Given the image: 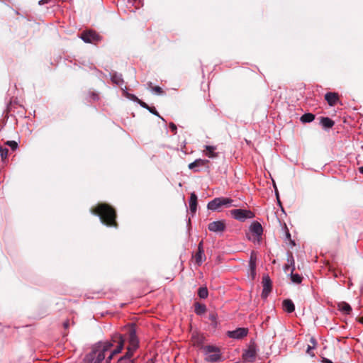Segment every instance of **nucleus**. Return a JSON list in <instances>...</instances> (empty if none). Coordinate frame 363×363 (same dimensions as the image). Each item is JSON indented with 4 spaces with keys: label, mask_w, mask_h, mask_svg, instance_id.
Instances as JSON below:
<instances>
[{
    "label": "nucleus",
    "mask_w": 363,
    "mask_h": 363,
    "mask_svg": "<svg viewBox=\"0 0 363 363\" xmlns=\"http://www.w3.org/2000/svg\"><path fill=\"white\" fill-rule=\"evenodd\" d=\"M337 308L344 314H350L352 312V307L350 305L345 301L337 303Z\"/></svg>",
    "instance_id": "15"
},
{
    "label": "nucleus",
    "mask_w": 363,
    "mask_h": 363,
    "mask_svg": "<svg viewBox=\"0 0 363 363\" xmlns=\"http://www.w3.org/2000/svg\"><path fill=\"white\" fill-rule=\"evenodd\" d=\"M208 162V160L198 159L196 160L194 162L190 163L189 164V168L190 169H193L194 172H198V169H196V167H203L207 164Z\"/></svg>",
    "instance_id": "13"
},
{
    "label": "nucleus",
    "mask_w": 363,
    "mask_h": 363,
    "mask_svg": "<svg viewBox=\"0 0 363 363\" xmlns=\"http://www.w3.org/2000/svg\"><path fill=\"white\" fill-rule=\"evenodd\" d=\"M194 259L199 265H200L203 260L206 259V256L204 255V250H198L197 252L194 255Z\"/></svg>",
    "instance_id": "21"
},
{
    "label": "nucleus",
    "mask_w": 363,
    "mask_h": 363,
    "mask_svg": "<svg viewBox=\"0 0 363 363\" xmlns=\"http://www.w3.org/2000/svg\"><path fill=\"white\" fill-rule=\"evenodd\" d=\"M151 85H152V83L150 82L149 86H150L151 90L152 91H154L156 94H160V95L164 94V91L162 90V89L160 86H152Z\"/></svg>",
    "instance_id": "29"
},
{
    "label": "nucleus",
    "mask_w": 363,
    "mask_h": 363,
    "mask_svg": "<svg viewBox=\"0 0 363 363\" xmlns=\"http://www.w3.org/2000/svg\"><path fill=\"white\" fill-rule=\"evenodd\" d=\"M289 268V265H285L284 267V271L286 272Z\"/></svg>",
    "instance_id": "44"
},
{
    "label": "nucleus",
    "mask_w": 363,
    "mask_h": 363,
    "mask_svg": "<svg viewBox=\"0 0 363 363\" xmlns=\"http://www.w3.org/2000/svg\"><path fill=\"white\" fill-rule=\"evenodd\" d=\"M315 119V115L311 113L303 114L301 117V121L303 123H310Z\"/></svg>",
    "instance_id": "23"
},
{
    "label": "nucleus",
    "mask_w": 363,
    "mask_h": 363,
    "mask_svg": "<svg viewBox=\"0 0 363 363\" xmlns=\"http://www.w3.org/2000/svg\"><path fill=\"white\" fill-rule=\"evenodd\" d=\"M257 357V347L254 342H251L242 355L245 362H254Z\"/></svg>",
    "instance_id": "7"
},
{
    "label": "nucleus",
    "mask_w": 363,
    "mask_h": 363,
    "mask_svg": "<svg viewBox=\"0 0 363 363\" xmlns=\"http://www.w3.org/2000/svg\"><path fill=\"white\" fill-rule=\"evenodd\" d=\"M111 80L114 84H116L117 85H121L123 82L121 75H119L117 74H113L111 76Z\"/></svg>",
    "instance_id": "26"
},
{
    "label": "nucleus",
    "mask_w": 363,
    "mask_h": 363,
    "mask_svg": "<svg viewBox=\"0 0 363 363\" xmlns=\"http://www.w3.org/2000/svg\"><path fill=\"white\" fill-rule=\"evenodd\" d=\"M189 208L192 213H195L197 208V196L194 192H192L189 199Z\"/></svg>",
    "instance_id": "14"
},
{
    "label": "nucleus",
    "mask_w": 363,
    "mask_h": 363,
    "mask_svg": "<svg viewBox=\"0 0 363 363\" xmlns=\"http://www.w3.org/2000/svg\"><path fill=\"white\" fill-rule=\"evenodd\" d=\"M359 171L360 173L363 174V167H359Z\"/></svg>",
    "instance_id": "43"
},
{
    "label": "nucleus",
    "mask_w": 363,
    "mask_h": 363,
    "mask_svg": "<svg viewBox=\"0 0 363 363\" xmlns=\"http://www.w3.org/2000/svg\"><path fill=\"white\" fill-rule=\"evenodd\" d=\"M198 295L201 298H206L208 297V291L206 287H200L198 290Z\"/></svg>",
    "instance_id": "25"
},
{
    "label": "nucleus",
    "mask_w": 363,
    "mask_h": 363,
    "mask_svg": "<svg viewBox=\"0 0 363 363\" xmlns=\"http://www.w3.org/2000/svg\"><path fill=\"white\" fill-rule=\"evenodd\" d=\"M262 284L263 290L261 296L263 298H266L271 293L272 288V281L269 275L266 274L263 276Z\"/></svg>",
    "instance_id": "9"
},
{
    "label": "nucleus",
    "mask_w": 363,
    "mask_h": 363,
    "mask_svg": "<svg viewBox=\"0 0 363 363\" xmlns=\"http://www.w3.org/2000/svg\"><path fill=\"white\" fill-rule=\"evenodd\" d=\"M203 240H201V241L199 243V245H198V250H203Z\"/></svg>",
    "instance_id": "38"
},
{
    "label": "nucleus",
    "mask_w": 363,
    "mask_h": 363,
    "mask_svg": "<svg viewBox=\"0 0 363 363\" xmlns=\"http://www.w3.org/2000/svg\"><path fill=\"white\" fill-rule=\"evenodd\" d=\"M284 228L286 230V238L294 245L295 243H294V242L291 238V234H290V233H289V231L288 230V228H287L286 224H284Z\"/></svg>",
    "instance_id": "32"
},
{
    "label": "nucleus",
    "mask_w": 363,
    "mask_h": 363,
    "mask_svg": "<svg viewBox=\"0 0 363 363\" xmlns=\"http://www.w3.org/2000/svg\"><path fill=\"white\" fill-rule=\"evenodd\" d=\"M127 97L128 99H130V100L134 101L135 102H138V101L139 100V99L136 96H135V95H133L132 94H128V93L127 94Z\"/></svg>",
    "instance_id": "33"
},
{
    "label": "nucleus",
    "mask_w": 363,
    "mask_h": 363,
    "mask_svg": "<svg viewBox=\"0 0 363 363\" xmlns=\"http://www.w3.org/2000/svg\"><path fill=\"white\" fill-rule=\"evenodd\" d=\"M359 322H360V323H363V316H362V318H360V319H359Z\"/></svg>",
    "instance_id": "45"
},
{
    "label": "nucleus",
    "mask_w": 363,
    "mask_h": 363,
    "mask_svg": "<svg viewBox=\"0 0 363 363\" xmlns=\"http://www.w3.org/2000/svg\"><path fill=\"white\" fill-rule=\"evenodd\" d=\"M256 260H257V258H256L255 254L254 253V252H252L251 253V256H250V262H249V268L253 269V267H256Z\"/></svg>",
    "instance_id": "28"
},
{
    "label": "nucleus",
    "mask_w": 363,
    "mask_h": 363,
    "mask_svg": "<svg viewBox=\"0 0 363 363\" xmlns=\"http://www.w3.org/2000/svg\"><path fill=\"white\" fill-rule=\"evenodd\" d=\"M146 363H155V361L152 358L149 359Z\"/></svg>",
    "instance_id": "41"
},
{
    "label": "nucleus",
    "mask_w": 363,
    "mask_h": 363,
    "mask_svg": "<svg viewBox=\"0 0 363 363\" xmlns=\"http://www.w3.org/2000/svg\"><path fill=\"white\" fill-rule=\"evenodd\" d=\"M138 103L143 108H146V109H150V106L146 104L145 103L144 101H141L140 99H139L138 101Z\"/></svg>",
    "instance_id": "34"
},
{
    "label": "nucleus",
    "mask_w": 363,
    "mask_h": 363,
    "mask_svg": "<svg viewBox=\"0 0 363 363\" xmlns=\"http://www.w3.org/2000/svg\"><path fill=\"white\" fill-rule=\"evenodd\" d=\"M208 228L211 232L222 233L225 230L226 225L224 220L213 221L208 224Z\"/></svg>",
    "instance_id": "10"
},
{
    "label": "nucleus",
    "mask_w": 363,
    "mask_h": 363,
    "mask_svg": "<svg viewBox=\"0 0 363 363\" xmlns=\"http://www.w3.org/2000/svg\"><path fill=\"white\" fill-rule=\"evenodd\" d=\"M63 326L65 329H67L69 326V320H66L64 323H63Z\"/></svg>",
    "instance_id": "39"
},
{
    "label": "nucleus",
    "mask_w": 363,
    "mask_h": 363,
    "mask_svg": "<svg viewBox=\"0 0 363 363\" xmlns=\"http://www.w3.org/2000/svg\"><path fill=\"white\" fill-rule=\"evenodd\" d=\"M206 353L205 360L208 362H216L220 360V350L213 345H207L204 347Z\"/></svg>",
    "instance_id": "5"
},
{
    "label": "nucleus",
    "mask_w": 363,
    "mask_h": 363,
    "mask_svg": "<svg viewBox=\"0 0 363 363\" xmlns=\"http://www.w3.org/2000/svg\"><path fill=\"white\" fill-rule=\"evenodd\" d=\"M9 150L7 148L0 147V155L1 157L2 160H4L7 158Z\"/></svg>",
    "instance_id": "30"
},
{
    "label": "nucleus",
    "mask_w": 363,
    "mask_h": 363,
    "mask_svg": "<svg viewBox=\"0 0 363 363\" xmlns=\"http://www.w3.org/2000/svg\"><path fill=\"white\" fill-rule=\"evenodd\" d=\"M282 305L284 310L287 313H292L295 310V306L290 299L284 300Z\"/></svg>",
    "instance_id": "16"
},
{
    "label": "nucleus",
    "mask_w": 363,
    "mask_h": 363,
    "mask_svg": "<svg viewBox=\"0 0 363 363\" xmlns=\"http://www.w3.org/2000/svg\"><path fill=\"white\" fill-rule=\"evenodd\" d=\"M203 340H204V337H203L202 335H200L199 333H193L192 337H191V342L194 346L199 347V346L202 345V344L203 342Z\"/></svg>",
    "instance_id": "17"
},
{
    "label": "nucleus",
    "mask_w": 363,
    "mask_h": 363,
    "mask_svg": "<svg viewBox=\"0 0 363 363\" xmlns=\"http://www.w3.org/2000/svg\"><path fill=\"white\" fill-rule=\"evenodd\" d=\"M248 329L245 328H239L233 331H228V336L234 339H242L247 336Z\"/></svg>",
    "instance_id": "11"
},
{
    "label": "nucleus",
    "mask_w": 363,
    "mask_h": 363,
    "mask_svg": "<svg viewBox=\"0 0 363 363\" xmlns=\"http://www.w3.org/2000/svg\"><path fill=\"white\" fill-rule=\"evenodd\" d=\"M325 99L330 106H335L339 101V95L335 92H328L325 95Z\"/></svg>",
    "instance_id": "12"
},
{
    "label": "nucleus",
    "mask_w": 363,
    "mask_h": 363,
    "mask_svg": "<svg viewBox=\"0 0 363 363\" xmlns=\"http://www.w3.org/2000/svg\"><path fill=\"white\" fill-rule=\"evenodd\" d=\"M126 339L128 341L127 347V352L125 355L121 357L117 363H134V359H132L134 352L138 348L139 340L136 335L135 325L131 324L127 328Z\"/></svg>",
    "instance_id": "3"
},
{
    "label": "nucleus",
    "mask_w": 363,
    "mask_h": 363,
    "mask_svg": "<svg viewBox=\"0 0 363 363\" xmlns=\"http://www.w3.org/2000/svg\"><path fill=\"white\" fill-rule=\"evenodd\" d=\"M230 213L235 219L241 222L255 217V213L252 211L246 209H233L230 211Z\"/></svg>",
    "instance_id": "6"
},
{
    "label": "nucleus",
    "mask_w": 363,
    "mask_h": 363,
    "mask_svg": "<svg viewBox=\"0 0 363 363\" xmlns=\"http://www.w3.org/2000/svg\"><path fill=\"white\" fill-rule=\"evenodd\" d=\"M124 342L125 338L121 335L115 334L110 340L95 344L85 360L88 363H111L113 357L121 352Z\"/></svg>",
    "instance_id": "1"
},
{
    "label": "nucleus",
    "mask_w": 363,
    "mask_h": 363,
    "mask_svg": "<svg viewBox=\"0 0 363 363\" xmlns=\"http://www.w3.org/2000/svg\"><path fill=\"white\" fill-rule=\"evenodd\" d=\"M311 342L312 343V345H312V346L308 345L306 352H307L310 356H311V357H314V356H315V354H314V353L312 352V350H313V349L315 347V345H316V341H315V340L313 337H312V338H311Z\"/></svg>",
    "instance_id": "27"
},
{
    "label": "nucleus",
    "mask_w": 363,
    "mask_h": 363,
    "mask_svg": "<svg viewBox=\"0 0 363 363\" xmlns=\"http://www.w3.org/2000/svg\"><path fill=\"white\" fill-rule=\"evenodd\" d=\"M294 270V267H293L291 273V279L295 284H300L302 281L303 277L298 274H294L293 271Z\"/></svg>",
    "instance_id": "24"
},
{
    "label": "nucleus",
    "mask_w": 363,
    "mask_h": 363,
    "mask_svg": "<svg viewBox=\"0 0 363 363\" xmlns=\"http://www.w3.org/2000/svg\"><path fill=\"white\" fill-rule=\"evenodd\" d=\"M50 0H40L39 1V4L40 5H42V4H47Z\"/></svg>",
    "instance_id": "40"
},
{
    "label": "nucleus",
    "mask_w": 363,
    "mask_h": 363,
    "mask_svg": "<svg viewBox=\"0 0 363 363\" xmlns=\"http://www.w3.org/2000/svg\"><path fill=\"white\" fill-rule=\"evenodd\" d=\"M250 230L257 235H260L263 232L262 227L258 222H254L250 226Z\"/></svg>",
    "instance_id": "20"
},
{
    "label": "nucleus",
    "mask_w": 363,
    "mask_h": 363,
    "mask_svg": "<svg viewBox=\"0 0 363 363\" xmlns=\"http://www.w3.org/2000/svg\"><path fill=\"white\" fill-rule=\"evenodd\" d=\"M169 128L174 133V134L177 133V125L174 123H169Z\"/></svg>",
    "instance_id": "36"
},
{
    "label": "nucleus",
    "mask_w": 363,
    "mask_h": 363,
    "mask_svg": "<svg viewBox=\"0 0 363 363\" xmlns=\"http://www.w3.org/2000/svg\"><path fill=\"white\" fill-rule=\"evenodd\" d=\"M234 200L228 197H217L208 203V208L212 211H218L220 208L237 207L238 205L234 203Z\"/></svg>",
    "instance_id": "4"
},
{
    "label": "nucleus",
    "mask_w": 363,
    "mask_h": 363,
    "mask_svg": "<svg viewBox=\"0 0 363 363\" xmlns=\"http://www.w3.org/2000/svg\"><path fill=\"white\" fill-rule=\"evenodd\" d=\"M81 38L86 43H94L96 44L101 41V37L94 30H85L81 34Z\"/></svg>",
    "instance_id": "8"
},
{
    "label": "nucleus",
    "mask_w": 363,
    "mask_h": 363,
    "mask_svg": "<svg viewBox=\"0 0 363 363\" xmlns=\"http://www.w3.org/2000/svg\"><path fill=\"white\" fill-rule=\"evenodd\" d=\"M255 269H256V267H253V269L252 268H250V275L252 277V279H255V276H256Z\"/></svg>",
    "instance_id": "37"
},
{
    "label": "nucleus",
    "mask_w": 363,
    "mask_h": 363,
    "mask_svg": "<svg viewBox=\"0 0 363 363\" xmlns=\"http://www.w3.org/2000/svg\"><path fill=\"white\" fill-rule=\"evenodd\" d=\"M211 320H214L216 319V317L213 314L211 315L210 316Z\"/></svg>",
    "instance_id": "42"
},
{
    "label": "nucleus",
    "mask_w": 363,
    "mask_h": 363,
    "mask_svg": "<svg viewBox=\"0 0 363 363\" xmlns=\"http://www.w3.org/2000/svg\"><path fill=\"white\" fill-rule=\"evenodd\" d=\"M216 147L214 146L206 145L205 147V155L210 158H214L218 156V153L215 152Z\"/></svg>",
    "instance_id": "19"
},
{
    "label": "nucleus",
    "mask_w": 363,
    "mask_h": 363,
    "mask_svg": "<svg viewBox=\"0 0 363 363\" xmlns=\"http://www.w3.org/2000/svg\"><path fill=\"white\" fill-rule=\"evenodd\" d=\"M195 313L197 315H201L206 313V306L204 304H201L199 303H196L195 305Z\"/></svg>",
    "instance_id": "22"
},
{
    "label": "nucleus",
    "mask_w": 363,
    "mask_h": 363,
    "mask_svg": "<svg viewBox=\"0 0 363 363\" xmlns=\"http://www.w3.org/2000/svg\"><path fill=\"white\" fill-rule=\"evenodd\" d=\"M92 214L98 216L101 222L108 227H118L116 211L108 203H99L90 210Z\"/></svg>",
    "instance_id": "2"
},
{
    "label": "nucleus",
    "mask_w": 363,
    "mask_h": 363,
    "mask_svg": "<svg viewBox=\"0 0 363 363\" xmlns=\"http://www.w3.org/2000/svg\"><path fill=\"white\" fill-rule=\"evenodd\" d=\"M6 145L11 147L13 150H15L18 147V143L13 140H9L6 143Z\"/></svg>",
    "instance_id": "31"
},
{
    "label": "nucleus",
    "mask_w": 363,
    "mask_h": 363,
    "mask_svg": "<svg viewBox=\"0 0 363 363\" xmlns=\"http://www.w3.org/2000/svg\"><path fill=\"white\" fill-rule=\"evenodd\" d=\"M320 123L325 128H331L334 125L335 122L328 117H320Z\"/></svg>",
    "instance_id": "18"
},
{
    "label": "nucleus",
    "mask_w": 363,
    "mask_h": 363,
    "mask_svg": "<svg viewBox=\"0 0 363 363\" xmlns=\"http://www.w3.org/2000/svg\"><path fill=\"white\" fill-rule=\"evenodd\" d=\"M150 111V112H151L152 113H153L154 115H156L158 117L161 118L162 119H163L158 113V112L156 111L155 108V107H150V109H148Z\"/></svg>",
    "instance_id": "35"
}]
</instances>
